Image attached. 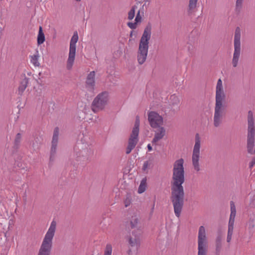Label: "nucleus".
Listing matches in <instances>:
<instances>
[{
	"label": "nucleus",
	"mask_w": 255,
	"mask_h": 255,
	"mask_svg": "<svg viewBox=\"0 0 255 255\" xmlns=\"http://www.w3.org/2000/svg\"><path fill=\"white\" fill-rule=\"evenodd\" d=\"M236 214H230L228 225L234 226Z\"/></svg>",
	"instance_id": "obj_31"
},
{
	"label": "nucleus",
	"mask_w": 255,
	"mask_h": 255,
	"mask_svg": "<svg viewBox=\"0 0 255 255\" xmlns=\"http://www.w3.org/2000/svg\"><path fill=\"white\" fill-rule=\"evenodd\" d=\"M150 37V33H143L141 37L137 52V61L139 64H142L146 59Z\"/></svg>",
	"instance_id": "obj_5"
},
{
	"label": "nucleus",
	"mask_w": 255,
	"mask_h": 255,
	"mask_svg": "<svg viewBox=\"0 0 255 255\" xmlns=\"http://www.w3.org/2000/svg\"><path fill=\"white\" fill-rule=\"evenodd\" d=\"M234 230V226L228 225V236L232 237Z\"/></svg>",
	"instance_id": "obj_33"
},
{
	"label": "nucleus",
	"mask_w": 255,
	"mask_h": 255,
	"mask_svg": "<svg viewBox=\"0 0 255 255\" xmlns=\"http://www.w3.org/2000/svg\"><path fill=\"white\" fill-rule=\"evenodd\" d=\"M128 25L132 29L136 28V22L132 23L129 22L128 23Z\"/></svg>",
	"instance_id": "obj_38"
},
{
	"label": "nucleus",
	"mask_w": 255,
	"mask_h": 255,
	"mask_svg": "<svg viewBox=\"0 0 255 255\" xmlns=\"http://www.w3.org/2000/svg\"><path fill=\"white\" fill-rule=\"evenodd\" d=\"M232 240V237L227 235V242L230 243Z\"/></svg>",
	"instance_id": "obj_41"
},
{
	"label": "nucleus",
	"mask_w": 255,
	"mask_h": 255,
	"mask_svg": "<svg viewBox=\"0 0 255 255\" xmlns=\"http://www.w3.org/2000/svg\"><path fill=\"white\" fill-rule=\"evenodd\" d=\"M197 0H189L188 5V13H191L195 9L197 5Z\"/></svg>",
	"instance_id": "obj_21"
},
{
	"label": "nucleus",
	"mask_w": 255,
	"mask_h": 255,
	"mask_svg": "<svg viewBox=\"0 0 255 255\" xmlns=\"http://www.w3.org/2000/svg\"><path fill=\"white\" fill-rule=\"evenodd\" d=\"M254 153L255 154V150L254 151L253 150V153L252 154ZM254 165H255V157L253 158L251 162L249 163V168L252 169Z\"/></svg>",
	"instance_id": "obj_34"
},
{
	"label": "nucleus",
	"mask_w": 255,
	"mask_h": 255,
	"mask_svg": "<svg viewBox=\"0 0 255 255\" xmlns=\"http://www.w3.org/2000/svg\"><path fill=\"white\" fill-rule=\"evenodd\" d=\"M153 209H154V206H153L152 210H153Z\"/></svg>",
	"instance_id": "obj_48"
},
{
	"label": "nucleus",
	"mask_w": 255,
	"mask_h": 255,
	"mask_svg": "<svg viewBox=\"0 0 255 255\" xmlns=\"http://www.w3.org/2000/svg\"><path fill=\"white\" fill-rule=\"evenodd\" d=\"M231 214H236V209L233 201L230 202Z\"/></svg>",
	"instance_id": "obj_32"
},
{
	"label": "nucleus",
	"mask_w": 255,
	"mask_h": 255,
	"mask_svg": "<svg viewBox=\"0 0 255 255\" xmlns=\"http://www.w3.org/2000/svg\"><path fill=\"white\" fill-rule=\"evenodd\" d=\"M225 98L226 95L224 92L222 81L221 79H219L216 87L215 106L214 115V126L216 128L219 127L222 124L225 115L223 103Z\"/></svg>",
	"instance_id": "obj_2"
},
{
	"label": "nucleus",
	"mask_w": 255,
	"mask_h": 255,
	"mask_svg": "<svg viewBox=\"0 0 255 255\" xmlns=\"http://www.w3.org/2000/svg\"><path fill=\"white\" fill-rule=\"evenodd\" d=\"M141 19V17L140 15V11H138V13L136 14L135 20L136 21V22H138V21H140Z\"/></svg>",
	"instance_id": "obj_39"
},
{
	"label": "nucleus",
	"mask_w": 255,
	"mask_h": 255,
	"mask_svg": "<svg viewBox=\"0 0 255 255\" xmlns=\"http://www.w3.org/2000/svg\"><path fill=\"white\" fill-rule=\"evenodd\" d=\"M240 30V28L239 27H237L235 32H239Z\"/></svg>",
	"instance_id": "obj_45"
},
{
	"label": "nucleus",
	"mask_w": 255,
	"mask_h": 255,
	"mask_svg": "<svg viewBox=\"0 0 255 255\" xmlns=\"http://www.w3.org/2000/svg\"><path fill=\"white\" fill-rule=\"evenodd\" d=\"M112 246L111 244H107L105 251L104 255H112Z\"/></svg>",
	"instance_id": "obj_25"
},
{
	"label": "nucleus",
	"mask_w": 255,
	"mask_h": 255,
	"mask_svg": "<svg viewBox=\"0 0 255 255\" xmlns=\"http://www.w3.org/2000/svg\"><path fill=\"white\" fill-rule=\"evenodd\" d=\"M28 83V78L25 77L20 82V85L18 87V94L21 95L25 90Z\"/></svg>",
	"instance_id": "obj_19"
},
{
	"label": "nucleus",
	"mask_w": 255,
	"mask_h": 255,
	"mask_svg": "<svg viewBox=\"0 0 255 255\" xmlns=\"http://www.w3.org/2000/svg\"><path fill=\"white\" fill-rule=\"evenodd\" d=\"M200 146L201 138L199 134L197 133L195 136V144L192 155V165L196 172H199L201 170L199 164Z\"/></svg>",
	"instance_id": "obj_8"
},
{
	"label": "nucleus",
	"mask_w": 255,
	"mask_h": 255,
	"mask_svg": "<svg viewBox=\"0 0 255 255\" xmlns=\"http://www.w3.org/2000/svg\"><path fill=\"white\" fill-rule=\"evenodd\" d=\"M140 234V230L138 229L137 233H135L134 231L132 232L131 235H130L128 239V243L131 247H135L136 249L139 247Z\"/></svg>",
	"instance_id": "obj_14"
},
{
	"label": "nucleus",
	"mask_w": 255,
	"mask_h": 255,
	"mask_svg": "<svg viewBox=\"0 0 255 255\" xmlns=\"http://www.w3.org/2000/svg\"><path fill=\"white\" fill-rule=\"evenodd\" d=\"M248 229L251 232L255 227V219L253 218H250L248 223Z\"/></svg>",
	"instance_id": "obj_27"
},
{
	"label": "nucleus",
	"mask_w": 255,
	"mask_h": 255,
	"mask_svg": "<svg viewBox=\"0 0 255 255\" xmlns=\"http://www.w3.org/2000/svg\"><path fill=\"white\" fill-rule=\"evenodd\" d=\"M150 163L148 161H146L144 162L143 166H142V170L145 171L149 167L150 165Z\"/></svg>",
	"instance_id": "obj_36"
},
{
	"label": "nucleus",
	"mask_w": 255,
	"mask_h": 255,
	"mask_svg": "<svg viewBox=\"0 0 255 255\" xmlns=\"http://www.w3.org/2000/svg\"><path fill=\"white\" fill-rule=\"evenodd\" d=\"M75 0L77 1V2H79V1H80L81 0Z\"/></svg>",
	"instance_id": "obj_46"
},
{
	"label": "nucleus",
	"mask_w": 255,
	"mask_h": 255,
	"mask_svg": "<svg viewBox=\"0 0 255 255\" xmlns=\"http://www.w3.org/2000/svg\"><path fill=\"white\" fill-rule=\"evenodd\" d=\"M56 228V222L53 220L42 242L37 255H50Z\"/></svg>",
	"instance_id": "obj_3"
},
{
	"label": "nucleus",
	"mask_w": 255,
	"mask_h": 255,
	"mask_svg": "<svg viewBox=\"0 0 255 255\" xmlns=\"http://www.w3.org/2000/svg\"><path fill=\"white\" fill-rule=\"evenodd\" d=\"M139 125V116H137L135 118L134 127L132 128L131 133L128 141V145L126 149V153L127 154L130 153L131 150L135 147L138 142Z\"/></svg>",
	"instance_id": "obj_7"
},
{
	"label": "nucleus",
	"mask_w": 255,
	"mask_h": 255,
	"mask_svg": "<svg viewBox=\"0 0 255 255\" xmlns=\"http://www.w3.org/2000/svg\"><path fill=\"white\" fill-rule=\"evenodd\" d=\"M130 227L131 229H136V230H134L135 233H137L138 229L140 230L139 226V219L137 215L133 216L130 219Z\"/></svg>",
	"instance_id": "obj_17"
},
{
	"label": "nucleus",
	"mask_w": 255,
	"mask_h": 255,
	"mask_svg": "<svg viewBox=\"0 0 255 255\" xmlns=\"http://www.w3.org/2000/svg\"><path fill=\"white\" fill-rule=\"evenodd\" d=\"M39 57V53L38 51H36L35 54L31 56V62L35 66H39L40 63L38 62V58Z\"/></svg>",
	"instance_id": "obj_20"
},
{
	"label": "nucleus",
	"mask_w": 255,
	"mask_h": 255,
	"mask_svg": "<svg viewBox=\"0 0 255 255\" xmlns=\"http://www.w3.org/2000/svg\"><path fill=\"white\" fill-rule=\"evenodd\" d=\"M45 35L44 33H38L37 36V44L38 45H41L45 41Z\"/></svg>",
	"instance_id": "obj_23"
},
{
	"label": "nucleus",
	"mask_w": 255,
	"mask_h": 255,
	"mask_svg": "<svg viewBox=\"0 0 255 255\" xmlns=\"http://www.w3.org/2000/svg\"><path fill=\"white\" fill-rule=\"evenodd\" d=\"M170 99L172 100H174V102L172 103V105H177L179 103L178 99L174 95H172L171 96Z\"/></svg>",
	"instance_id": "obj_35"
},
{
	"label": "nucleus",
	"mask_w": 255,
	"mask_h": 255,
	"mask_svg": "<svg viewBox=\"0 0 255 255\" xmlns=\"http://www.w3.org/2000/svg\"><path fill=\"white\" fill-rule=\"evenodd\" d=\"M23 201L25 203L26 202V196L25 193H24V195L23 196Z\"/></svg>",
	"instance_id": "obj_43"
},
{
	"label": "nucleus",
	"mask_w": 255,
	"mask_h": 255,
	"mask_svg": "<svg viewBox=\"0 0 255 255\" xmlns=\"http://www.w3.org/2000/svg\"><path fill=\"white\" fill-rule=\"evenodd\" d=\"M109 101V93L107 91L99 93L93 100L91 110L95 113L103 110Z\"/></svg>",
	"instance_id": "obj_6"
},
{
	"label": "nucleus",
	"mask_w": 255,
	"mask_h": 255,
	"mask_svg": "<svg viewBox=\"0 0 255 255\" xmlns=\"http://www.w3.org/2000/svg\"><path fill=\"white\" fill-rule=\"evenodd\" d=\"M76 53V45H70L69 56L67 62V68L70 69L73 64Z\"/></svg>",
	"instance_id": "obj_15"
},
{
	"label": "nucleus",
	"mask_w": 255,
	"mask_h": 255,
	"mask_svg": "<svg viewBox=\"0 0 255 255\" xmlns=\"http://www.w3.org/2000/svg\"><path fill=\"white\" fill-rule=\"evenodd\" d=\"M95 86V72L91 71L88 74L86 82L85 87L87 90L91 92H93Z\"/></svg>",
	"instance_id": "obj_13"
},
{
	"label": "nucleus",
	"mask_w": 255,
	"mask_h": 255,
	"mask_svg": "<svg viewBox=\"0 0 255 255\" xmlns=\"http://www.w3.org/2000/svg\"><path fill=\"white\" fill-rule=\"evenodd\" d=\"M234 52L232 60L233 67H237L241 52V34L235 33L234 36Z\"/></svg>",
	"instance_id": "obj_10"
},
{
	"label": "nucleus",
	"mask_w": 255,
	"mask_h": 255,
	"mask_svg": "<svg viewBox=\"0 0 255 255\" xmlns=\"http://www.w3.org/2000/svg\"><path fill=\"white\" fill-rule=\"evenodd\" d=\"M222 238L221 235L218 236L216 239V250L215 254L216 255H220V252L222 249Z\"/></svg>",
	"instance_id": "obj_18"
},
{
	"label": "nucleus",
	"mask_w": 255,
	"mask_h": 255,
	"mask_svg": "<svg viewBox=\"0 0 255 255\" xmlns=\"http://www.w3.org/2000/svg\"><path fill=\"white\" fill-rule=\"evenodd\" d=\"M59 135V128L56 127L54 128L52 140L51 142V147L50 150V161H52L54 159L56 152V147L57 145Z\"/></svg>",
	"instance_id": "obj_12"
},
{
	"label": "nucleus",
	"mask_w": 255,
	"mask_h": 255,
	"mask_svg": "<svg viewBox=\"0 0 255 255\" xmlns=\"http://www.w3.org/2000/svg\"><path fill=\"white\" fill-rule=\"evenodd\" d=\"M35 142H36V144H35V143H34V142H33V143L32 144V147H33V148H38V143H37V141H36V139H35Z\"/></svg>",
	"instance_id": "obj_40"
},
{
	"label": "nucleus",
	"mask_w": 255,
	"mask_h": 255,
	"mask_svg": "<svg viewBox=\"0 0 255 255\" xmlns=\"http://www.w3.org/2000/svg\"><path fill=\"white\" fill-rule=\"evenodd\" d=\"M152 30V27L150 23H148L145 28L143 32H150Z\"/></svg>",
	"instance_id": "obj_37"
},
{
	"label": "nucleus",
	"mask_w": 255,
	"mask_h": 255,
	"mask_svg": "<svg viewBox=\"0 0 255 255\" xmlns=\"http://www.w3.org/2000/svg\"><path fill=\"white\" fill-rule=\"evenodd\" d=\"M184 160L180 158L173 164V175L171 181L170 199L176 217L180 215L183 205L184 191L182 184L184 182Z\"/></svg>",
	"instance_id": "obj_1"
},
{
	"label": "nucleus",
	"mask_w": 255,
	"mask_h": 255,
	"mask_svg": "<svg viewBox=\"0 0 255 255\" xmlns=\"http://www.w3.org/2000/svg\"><path fill=\"white\" fill-rule=\"evenodd\" d=\"M243 0H237L236 2V10L240 12L243 4Z\"/></svg>",
	"instance_id": "obj_29"
},
{
	"label": "nucleus",
	"mask_w": 255,
	"mask_h": 255,
	"mask_svg": "<svg viewBox=\"0 0 255 255\" xmlns=\"http://www.w3.org/2000/svg\"><path fill=\"white\" fill-rule=\"evenodd\" d=\"M255 127L253 113L251 111L248 112V134L247 148L248 152L253 153V148L255 146Z\"/></svg>",
	"instance_id": "obj_4"
},
{
	"label": "nucleus",
	"mask_w": 255,
	"mask_h": 255,
	"mask_svg": "<svg viewBox=\"0 0 255 255\" xmlns=\"http://www.w3.org/2000/svg\"><path fill=\"white\" fill-rule=\"evenodd\" d=\"M146 178H143L141 181L140 184L139 186L138 189V192L139 193H142L144 192L146 189Z\"/></svg>",
	"instance_id": "obj_22"
},
{
	"label": "nucleus",
	"mask_w": 255,
	"mask_h": 255,
	"mask_svg": "<svg viewBox=\"0 0 255 255\" xmlns=\"http://www.w3.org/2000/svg\"><path fill=\"white\" fill-rule=\"evenodd\" d=\"M165 135V129L163 127H159L155 131L154 136L152 140V143H155L159 140L161 139Z\"/></svg>",
	"instance_id": "obj_16"
},
{
	"label": "nucleus",
	"mask_w": 255,
	"mask_h": 255,
	"mask_svg": "<svg viewBox=\"0 0 255 255\" xmlns=\"http://www.w3.org/2000/svg\"><path fill=\"white\" fill-rule=\"evenodd\" d=\"M132 32H130V36L131 37L132 36Z\"/></svg>",
	"instance_id": "obj_47"
},
{
	"label": "nucleus",
	"mask_w": 255,
	"mask_h": 255,
	"mask_svg": "<svg viewBox=\"0 0 255 255\" xmlns=\"http://www.w3.org/2000/svg\"><path fill=\"white\" fill-rule=\"evenodd\" d=\"M78 40V34H77V33H74V35H73V36L71 39L70 45H76V43H77Z\"/></svg>",
	"instance_id": "obj_28"
},
{
	"label": "nucleus",
	"mask_w": 255,
	"mask_h": 255,
	"mask_svg": "<svg viewBox=\"0 0 255 255\" xmlns=\"http://www.w3.org/2000/svg\"><path fill=\"white\" fill-rule=\"evenodd\" d=\"M148 120L150 126L153 128H156L163 123V118L155 112H150L148 113Z\"/></svg>",
	"instance_id": "obj_11"
},
{
	"label": "nucleus",
	"mask_w": 255,
	"mask_h": 255,
	"mask_svg": "<svg viewBox=\"0 0 255 255\" xmlns=\"http://www.w3.org/2000/svg\"><path fill=\"white\" fill-rule=\"evenodd\" d=\"M21 138V135L20 133H18L14 139V146L17 148L20 142Z\"/></svg>",
	"instance_id": "obj_26"
},
{
	"label": "nucleus",
	"mask_w": 255,
	"mask_h": 255,
	"mask_svg": "<svg viewBox=\"0 0 255 255\" xmlns=\"http://www.w3.org/2000/svg\"><path fill=\"white\" fill-rule=\"evenodd\" d=\"M38 32H42V27L41 26H39Z\"/></svg>",
	"instance_id": "obj_44"
},
{
	"label": "nucleus",
	"mask_w": 255,
	"mask_h": 255,
	"mask_svg": "<svg viewBox=\"0 0 255 255\" xmlns=\"http://www.w3.org/2000/svg\"><path fill=\"white\" fill-rule=\"evenodd\" d=\"M147 148H148V151H151V150H152V146L150 145V144H148L147 145Z\"/></svg>",
	"instance_id": "obj_42"
},
{
	"label": "nucleus",
	"mask_w": 255,
	"mask_h": 255,
	"mask_svg": "<svg viewBox=\"0 0 255 255\" xmlns=\"http://www.w3.org/2000/svg\"><path fill=\"white\" fill-rule=\"evenodd\" d=\"M131 197L130 195L127 194L126 199L124 200V204L126 207H128L131 203Z\"/></svg>",
	"instance_id": "obj_30"
},
{
	"label": "nucleus",
	"mask_w": 255,
	"mask_h": 255,
	"mask_svg": "<svg viewBox=\"0 0 255 255\" xmlns=\"http://www.w3.org/2000/svg\"><path fill=\"white\" fill-rule=\"evenodd\" d=\"M137 8L136 5H133L128 13V18L129 20H131L134 16L135 10Z\"/></svg>",
	"instance_id": "obj_24"
},
{
	"label": "nucleus",
	"mask_w": 255,
	"mask_h": 255,
	"mask_svg": "<svg viewBox=\"0 0 255 255\" xmlns=\"http://www.w3.org/2000/svg\"><path fill=\"white\" fill-rule=\"evenodd\" d=\"M207 239L206 231L204 226L199 227L198 236V254L197 255H207Z\"/></svg>",
	"instance_id": "obj_9"
}]
</instances>
